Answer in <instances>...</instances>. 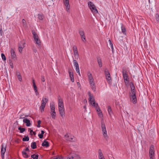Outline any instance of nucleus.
<instances>
[{
    "instance_id": "nucleus-54",
    "label": "nucleus",
    "mask_w": 159,
    "mask_h": 159,
    "mask_svg": "<svg viewBox=\"0 0 159 159\" xmlns=\"http://www.w3.org/2000/svg\"><path fill=\"white\" fill-rule=\"evenodd\" d=\"M108 41L109 42V44H110V45L111 47V46H113V45L112 43L111 42V40L110 39H109L108 40Z\"/></svg>"
},
{
    "instance_id": "nucleus-9",
    "label": "nucleus",
    "mask_w": 159,
    "mask_h": 159,
    "mask_svg": "<svg viewBox=\"0 0 159 159\" xmlns=\"http://www.w3.org/2000/svg\"><path fill=\"white\" fill-rule=\"evenodd\" d=\"M63 2L64 5L66 6L67 11H68L70 8L69 3V0H63Z\"/></svg>"
},
{
    "instance_id": "nucleus-4",
    "label": "nucleus",
    "mask_w": 159,
    "mask_h": 159,
    "mask_svg": "<svg viewBox=\"0 0 159 159\" xmlns=\"http://www.w3.org/2000/svg\"><path fill=\"white\" fill-rule=\"evenodd\" d=\"M88 94L89 96V102L91 104H92V103H93V105L97 108L98 107V105L97 103L96 104L95 100L94 98H93V96L91 95L90 92L88 93Z\"/></svg>"
},
{
    "instance_id": "nucleus-28",
    "label": "nucleus",
    "mask_w": 159,
    "mask_h": 159,
    "mask_svg": "<svg viewBox=\"0 0 159 159\" xmlns=\"http://www.w3.org/2000/svg\"><path fill=\"white\" fill-rule=\"evenodd\" d=\"M51 112H54L55 111V107L54 105H50Z\"/></svg>"
},
{
    "instance_id": "nucleus-30",
    "label": "nucleus",
    "mask_w": 159,
    "mask_h": 159,
    "mask_svg": "<svg viewBox=\"0 0 159 159\" xmlns=\"http://www.w3.org/2000/svg\"><path fill=\"white\" fill-rule=\"evenodd\" d=\"M35 40L36 42V43L38 45L40 46L41 45L40 41L39 38L36 39Z\"/></svg>"
},
{
    "instance_id": "nucleus-41",
    "label": "nucleus",
    "mask_w": 159,
    "mask_h": 159,
    "mask_svg": "<svg viewBox=\"0 0 159 159\" xmlns=\"http://www.w3.org/2000/svg\"><path fill=\"white\" fill-rule=\"evenodd\" d=\"M93 84H90L91 85V86L92 89H93V90H94V91H95L96 89H95V87L94 86V83H93Z\"/></svg>"
},
{
    "instance_id": "nucleus-33",
    "label": "nucleus",
    "mask_w": 159,
    "mask_h": 159,
    "mask_svg": "<svg viewBox=\"0 0 159 159\" xmlns=\"http://www.w3.org/2000/svg\"><path fill=\"white\" fill-rule=\"evenodd\" d=\"M38 18L39 20H42L44 18V16L42 14H38Z\"/></svg>"
},
{
    "instance_id": "nucleus-19",
    "label": "nucleus",
    "mask_w": 159,
    "mask_h": 159,
    "mask_svg": "<svg viewBox=\"0 0 159 159\" xmlns=\"http://www.w3.org/2000/svg\"><path fill=\"white\" fill-rule=\"evenodd\" d=\"M58 106L59 107H64L63 101L61 99H58Z\"/></svg>"
},
{
    "instance_id": "nucleus-60",
    "label": "nucleus",
    "mask_w": 159,
    "mask_h": 159,
    "mask_svg": "<svg viewBox=\"0 0 159 159\" xmlns=\"http://www.w3.org/2000/svg\"><path fill=\"white\" fill-rule=\"evenodd\" d=\"M76 67V70H78V69H79V65H77V66H75Z\"/></svg>"
},
{
    "instance_id": "nucleus-23",
    "label": "nucleus",
    "mask_w": 159,
    "mask_h": 159,
    "mask_svg": "<svg viewBox=\"0 0 159 159\" xmlns=\"http://www.w3.org/2000/svg\"><path fill=\"white\" fill-rule=\"evenodd\" d=\"M31 147L33 149H36L37 148L36 143L34 142H32L31 143Z\"/></svg>"
},
{
    "instance_id": "nucleus-16",
    "label": "nucleus",
    "mask_w": 159,
    "mask_h": 159,
    "mask_svg": "<svg viewBox=\"0 0 159 159\" xmlns=\"http://www.w3.org/2000/svg\"><path fill=\"white\" fill-rule=\"evenodd\" d=\"M23 122L26 124L27 126H29L31 125L30 120L27 118H24L23 120Z\"/></svg>"
},
{
    "instance_id": "nucleus-7",
    "label": "nucleus",
    "mask_w": 159,
    "mask_h": 159,
    "mask_svg": "<svg viewBox=\"0 0 159 159\" xmlns=\"http://www.w3.org/2000/svg\"><path fill=\"white\" fill-rule=\"evenodd\" d=\"M130 94L131 100L134 104H135L137 102V98L136 94H131V93H130Z\"/></svg>"
},
{
    "instance_id": "nucleus-42",
    "label": "nucleus",
    "mask_w": 159,
    "mask_h": 159,
    "mask_svg": "<svg viewBox=\"0 0 159 159\" xmlns=\"http://www.w3.org/2000/svg\"><path fill=\"white\" fill-rule=\"evenodd\" d=\"M32 33L33 35L34 38H36V36H38V35L34 31L32 30Z\"/></svg>"
},
{
    "instance_id": "nucleus-38",
    "label": "nucleus",
    "mask_w": 159,
    "mask_h": 159,
    "mask_svg": "<svg viewBox=\"0 0 159 159\" xmlns=\"http://www.w3.org/2000/svg\"><path fill=\"white\" fill-rule=\"evenodd\" d=\"M130 85L131 89H135L134 84L132 82H130Z\"/></svg>"
},
{
    "instance_id": "nucleus-21",
    "label": "nucleus",
    "mask_w": 159,
    "mask_h": 159,
    "mask_svg": "<svg viewBox=\"0 0 159 159\" xmlns=\"http://www.w3.org/2000/svg\"><path fill=\"white\" fill-rule=\"evenodd\" d=\"M107 111L109 114L110 116H111V115L112 114V111L111 107L110 106H108L107 107Z\"/></svg>"
},
{
    "instance_id": "nucleus-24",
    "label": "nucleus",
    "mask_w": 159,
    "mask_h": 159,
    "mask_svg": "<svg viewBox=\"0 0 159 159\" xmlns=\"http://www.w3.org/2000/svg\"><path fill=\"white\" fill-rule=\"evenodd\" d=\"M21 46H22L21 43H19L18 49L19 52L20 53H21L22 52L23 49L24 48H22V47Z\"/></svg>"
},
{
    "instance_id": "nucleus-64",
    "label": "nucleus",
    "mask_w": 159,
    "mask_h": 159,
    "mask_svg": "<svg viewBox=\"0 0 159 159\" xmlns=\"http://www.w3.org/2000/svg\"><path fill=\"white\" fill-rule=\"evenodd\" d=\"M41 134H42L43 135L44 134V133H45V132L43 130H41Z\"/></svg>"
},
{
    "instance_id": "nucleus-57",
    "label": "nucleus",
    "mask_w": 159,
    "mask_h": 159,
    "mask_svg": "<svg viewBox=\"0 0 159 159\" xmlns=\"http://www.w3.org/2000/svg\"><path fill=\"white\" fill-rule=\"evenodd\" d=\"M16 75H17V76H19V75H20V73L19 71H17L16 72Z\"/></svg>"
},
{
    "instance_id": "nucleus-11",
    "label": "nucleus",
    "mask_w": 159,
    "mask_h": 159,
    "mask_svg": "<svg viewBox=\"0 0 159 159\" xmlns=\"http://www.w3.org/2000/svg\"><path fill=\"white\" fill-rule=\"evenodd\" d=\"M33 83L34 89L36 93V95H38L39 94V93L38 91V88L36 85L35 84V80L34 79L33 80Z\"/></svg>"
},
{
    "instance_id": "nucleus-25",
    "label": "nucleus",
    "mask_w": 159,
    "mask_h": 159,
    "mask_svg": "<svg viewBox=\"0 0 159 159\" xmlns=\"http://www.w3.org/2000/svg\"><path fill=\"white\" fill-rule=\"evenodd\" d=\"M122 32L124 34H126V30L125 28L122 25L121 26Z\"/></svg>"
},
{
    "instance_id": "nucleus-22",
    "label": "nucleus",
    "mask_w": 159,
    "mask_h": 159,
    "mask_svg": "<svg viewBox=\"0 0 159 159\" xmlns=\"http://www.w3.org/2000/svg\"><path fill=\"white\" fill-rule=\"evenodd\" d=\"M123 77L125 81H128V82H129V80H128V79H129L128 76V75H127V74H123Z\"/></svg>"
},
{
    "instance_id": "nucleus-18",
    "label": "nucleus",
    "mask_w": 159,
    "mask_h": 159,
    "mask_svg": "<svg viewBox=\"0 0 159 159\" xmlns=\"http://www.w3.org/2000/svg\"><path fill=\"white\" fill-rule=\"evenodd\" d=\"M42 146L48 147L49 146V143L46 140H44L42 144Z\"/></svg>"
},
{
    "instance_id": "nucleus-59",
    "label": "nucleus",
    "mask_w": 159,
    "mask_h": 159,
    "mask_svg": "<svg viewBox=\"0 0 159 159\" xmlns=\"http://www.w3.org/2000/svg\"><path fill=\"white\" fill-rule=\"evenodd\" d=\"M97 111L98 112H100V111H101L99 107H98V108L97 109Z\"/></svg>"
},
{
    "instance_id": "nucleus-12",
    "label": "nucleus",
    "mask_w": 159,
    "mask_h": 159,
    "mask_svg": "<svg viewBox=\"0 0 159 159\" xmlns=\"http://www.w3.org/2000/svg\"><path fill=\"white\" fill-rule=\"evenodd\" d=\"M11 54L12 58L14 60H16L17 58L16 55L15 54V52L13 49L12 48L11 49Z\"/></svg>"
},
{
    "instance_id": "nucleus-49",
    "label": "nucleus",
    "mask_w": 159,
    "mask_h": 159,
    "mask_svg": "<svg viewBox=\"0 0 159 159\" xmlns=\"http://www.w3.org/2000/svg\"><path fill=\"white\" fill-rule=\"evenodd\" d=\"M21 43V44H22V48H24L25 47V42H24V41H22V42H20V43Z\"/></svg>"
},
{
    "instance_id": "nucleus-51",
    "label": "nucleus",
    "mask_w": 159,
    "mask_h": 159,
    "mask_svg": "<svg viewBox=\"0 0 159 159\" xmlns=\"http://www.w3.org/2000/svg\"><path fill=\"white\" fill-rule=\"evenodd\" d=\"M73 62H74V65L75 66H77V65H78V64L76 60H74Z\"/></svg>"
},
{
    "instance_id": "nucleus-55",
    "label": "nucleus",
    "mask_w": 159,
    "mask_h": 159,
    "mask_svg": "<svg viewBox=\"0 0 159 159\" xmlns=\"http://www.w3.org/2000/svg\"><path fill=\"white\" fill-rule=\"evenodd\" d=\"M3 33V31L2 29L0 28V34L1 36H2Z\"/></svg>"
},
{
    "instance_id": "nucleus-44",
    "label": "nucleus",
    "mask_w": 159,
    "mask_h": 159,
    "mask_svg": "<svg viewBox=\"0 0 159 159\" xmlns=\"http://www.w3.org/2000/svg\"><path fill=\"white\" fill-rule=\"evenodd\" d=\"M79 33L80 36L83 35L84 34V32L83 30H79Z\"/></svg>"
},
{
    "instance_id": "nucleus-40",
    "label": "nucleus",
    "mask_w": 159,
    "mask_h": 159,
    "mask_svg": "<svg viewBox=\"0 0 159 159\" xmlns=\"http://www.w3.org/2000/svg\"><path fill=\"white\" fill-rule=\"evenodd\" d=\"M1 57H2V59L4 61H6V57H5V55L3 53H2L1 54Z\"/></svg>"
},
{
    "instance_id": "nucleus-8",
    "label": "nucleus",
    "mask_w": 159,
    "mask_h": 159,
    "mask_svg": "<svg viewBox=\"0 0 159 159\" xmlns=\"http://www.w3.org/2000/svg\"><path fill=\"white\" fill-rule=\"evenodd\" d=\"M6 146H4V145H2V148L1 150V156L2 159H3L4 158V154L6 152Z\"/></svg>"
},
{
    "instance_id": "nucleus-53",
    "label": "nucleus",
    "mask_w": 159,
    "mask_h": 159,
    "mask_svg": "<svg viewBox=\"0 0 159 159\" xmlns=\"http://www.w3.org/2000/svg\"><path fill=\"white\" fill-rule=\"evenodd\" d=\"M73 51L77 50V47L76 46L74 45L73 47Z\"/></svg>"
},
{
    "instance_id": "nucleus-58",
    "label": "nucleus",
    "mask_w": 159,
    "mask_h": 159,
    "mask_svg": "<svg viewBox=\"0 0 159 159\" xmlns=\"http://www.w3.org/2000/svg\"><path fill=\"white\" fill-rule=\"evenodd\" d=\"M76 70V71H77V73L79 74V75L80 76V70H79V68L78 69V70Z\"/></svg>"
},
{
    "instance_id": "nucleus-27",
    "label": "nucleus",
    "mask_w": 159,
    "mask_h": 159,
    "mask_svg": "<svg viewBox=\"0 0 159 159\" xmlns=\"http://www.w3.org/2000/svg\"><path fill=\"white\" fill-rule=\"evenodd\" d=\"M18 130H19L20 131V133H23L25 130V128H22L21 126L19 127H18Z\"/></svg>"
},
{
    "instance_id": "nucleus-1",
    "label": "nucleus",
    "mask_w": 159,
    "mask_h": 159,
    "mask_svg": "<svg viewBox=\"0 0 159 159\" xmlns=\"http://www.w3.org/2000/svg\"><path fill=\"white\" fill-rule=\"evenodd\" d=\"M101 127L102 129L103 135L104 137L107 139L108 138L107 134V131L106 130L105 124L104 121L102 120L101 122Z\"/></svg>"
},
{
    "instance_id": "nucleus-52",
    "label": "nucleus",
    "mask_w": 159,
    "mask_h": 159,
    "mask_svg": "<svg viewBox=\"0 0 159 159\" xmlns=\"http://www.w3.org/2000/svg\"><path fill=\"white\" fill-rule=\"evenodd\" d=\"M38 136H39V138L40 139H42L43 137V135L42 134H38Z\"/></svg>"
},
{
    "instance_id": "nucleus-61",
    "label": "nucleus",
    "mask_w": 159,
    "mask_h": 159,
    "mask_svg": "<svg viewBox=\"0 0 159 159\" xmlns=\"http://www.w3.org/2000/svg\"><path fill=\"white\" fill-rule=\"evenodd\" d=\"M33 132V130L32 129H31L30 132V134L31 135H32L33 134H32V133Z\"/></svg>"
},
{
    "instance_id": "nucleus-10",
    "label": "nucleus",
    "mask_w": 159,
    "mask_h": 159,
    "mask_svg": "<svg viewBox=\"0 0 159 159\" xmlns=\"http://www.w3.org/2000/svg\"><path fill=\"white\" fill-rule=\"evenodd\" d=\"M68 71L70 78V80L72 82H73L74 81V79L72 70L70 69H69Z\"/></svg>"
},
{
    "instance_id": "nucleus-5",
    "label": "nucleus",
    "mask_w": 159,
    "mask_h": 159,
    "mask_svg": "<svg viewBox=\"0 0 159 159\" xmlns=\"http://www.w3.org/2000/svg\"><path fill=\"white\" fill-rule=\"evenodd\" d=\"M48 101V100L46 98H45L42 100L41 105L40 107V109L41 110V112L44 111V109L45 107L46 104Z\"/></svg>"
},
{
    "instance_id": "nucleus-32",
    "label": "nucleus",
    "mask_w": 159,
    "mask_h": 159,
    "mask_svg": "<svg viewBox=\"0 0 159 159\" xmlns=\"http://www.w3.org/2000/svg\"><path fill=\"white\" fill-rule=\"evenodd\" d=\"M51 115L53 119H55L56 117V112L55 111L51 112Z\"/></svg>"
},
{
    "instance_id": "nucleus-14",
    "label": "nucleus",
    "mask_w": 159,
    "mask_h": 159,
    "mask_svg": "<svg viewBox=\"0 0 159 159\" xmlns=\"http://www.w3.org/2000/svg\"><path fill=\"white\" fill-rule=\"evenodd\" d=\"M64 137L65 139L70 141H71V140H72L74 138L73 136H72L70 134L68 135V134H66Z\"/></svg>"
},
{
    "instance_id": "nucleus-15",
    "label": "nucleus",
    "mask_w": 159,
    "mask_h": 159,
    "mask_svg": "<svg viewBox=\"0 0 159 159\" xmlns=\"http://www.w3.org/2000/svg\"><path fill=\"white\" fill-rule=\"evenodd\" d=\"M88 77L90 84H93L94 83V80L91 73H89V74H88Z\"/></svg>"
},
{
    "instance_id": "nucleus-29",
    "label": "nucleus",
    "mask_w": 159,
    "mask_h": 159,
    "mask_svg": "<svg viewBox=\"0 0 159 159\" xmlns=\"http://www.w3.org/2000/svg\"><path fill=\"white\" fill-rule=\"evenodd\" d=\"M29 140V138L28 136H25V137L22 139V141H28Z\"/></svg>"
},
{
    "instance_id": "nucleus-63",
    "label": "nucleus",
    "mask_w": 159,
    "mask_h": 159,
    "mask_svg": "<svg viewBox=\"0 0 159 159\" xmlns=\"http://www.w3.org/2000/svg\"><path fill=\"white\" fill-rule=\"evenodd\" d=\"M99 159H105V158L104 156H102V157H99Z\"/></svg>"
},
{
    "instance_id": "nucleus-20",
    "label": "nucleus",
    "mask_w": 159,
    "mask_h": 159,
    "mask_svg": "<svg viewBox=\"0 0 159 159\" xmlns=\"http://www.w3.org/2000/svg\"><path fill=\"white\" fill-rule=\"evenodd\" d=\"M97 60L99 66L101 67L102 66V63L101 58L99 57H97Z\"/></svg>"
},
{
    "instance_id": "nucleus-47",
    "label": "nucleus",
    "mask_w": 159,
    "mask_h": 159,
    "mask_svg": "<svg viewBox=\"0 0 159 159\" xmlns=\"http://www.w3.org/2000/svg\"><path fill=\"white\" fill-rule=\"evenodd\" d=\"M74 51V54L75 56H77L78 57V50H75V51Z\"/></svg>"
},
{
    "instance_id": "nucleus-2",
    "label": "nucleus",
    "mask_w": 159,
    "mask_h": 159,
    "mask_svg": "<svg viewBox=\"0 0 159 159\" xmlns=\"http://www.w3.org/2000/svg\"><path fill=\"white\" fill-rule=\"evenodd\" d=\"M88 5L93 13L96 14L98 13V11L95 5L92 2H88Z\"/></svg>"
},
{
    "instance_id": "nucleus-43",
    "label": "nucleus",
    "mask_w": 159,
    "mask_h": 159,
    "mask_svg": "<svg viewBox=\"0 0 159 159\" xmlns=\"http://www.w3.org/2000/svg\"><path fill=\"white\" fill-rule=\"evenodd\" d=\"M41 121L40 120H38L37 121L38 125H37V127L38 128L40 127V124L41 123Z\"/></svg>"
},
{
    "instance_id": "nucleus-45",
    "label": "nucleus",
    "mask_w": 159,
    "mask_h": 159,
    "mask_svg": "<svg viewBox=\"0 0 159 159\" xmlns=\"http://www.w3.org/2000/svg\"><path fill=\"white\" fill-rule=\"evenodd\" d=\"M156 17L157 20V22L159 21V15L158 14H156Z\"/></svg>"
},
{
    "instance_id": "nucleus-50",
    "label": "nucleus",
    "mask_w": 159,
    "mask_h": 159,
    "mask_svg": "<svg viewBox=\"0 0 159 159\" xmlns=\"http://www.w3.org/2000/svg\"><path fill=\"white\" fill-rule=\"evenodd\" d=\"M17 76L18 78V80H19L20 82L22 81V76L21 75H19V76Z\"/></svg>"
},
{
    "instance_id": "nucleus-3",
    "label": "nucleus",
    "mask_w": 159,
    "mask_h": 159,
    "mask_svg": "<svg viewBox=\"0 0 159 159\" xmlns=\"http://www.w3.org/2000/svg\"><path fill=\"white\" fill-rule=\"evenodd\" d=\"M104 73L107 81L109 84L110 82H111L112 80L110 74L107 68L105 69Z\"/></svg>"
},
{
    "instance_id": "nucleus-62",
    "label": "nucleus",
    "mask_w": 159,
    "mask_h": 159,
    "mask_svg": "<svg viewBox=\"0 0 159 159\" xmlns=\"http://www.w3.org/2000/svg\"><path fill=\"white\" fill-rule=\"evenodd\" d=\"M25 151H29V149L28 148H26L25 150Z\"/></svg>"
},
{
    "instance_id": "nucleus-34",
    "label": "nucleus",
    "mask_w": 159,
    "mask_h": 159,
    "mask_svg": "<svg viewBox=\"0 0 159 159\" xmlns=\"http://www.w3.org/2000/svg\"><path fill=\"white\" fill-rule=\"evenodd\" d=\"M80 36L83 42H85L86 41V40L85 35L84 34L83 35H81Z\"/></svg>"
},
{
    "instance_id": "nucleus-35",
    "label": "nucleus",
    "mask_w": 159,
    "mask_h": 159,
    "mask_svg": "<svg viewBox=\"0 0 159 159\" xmlns=\"http://www.w3.org/2000/svg\"><path fill=\"white\" fill-rule=\"evenodd\" d=\"M9 64L10 66H11V67L12 69L13 68V63H12V61H11V60H9Z\"/></svg>"
},
{
    "instance_id": "nucleus-46",
    "label": "nucleus",
    "mask_w": 159,
    "mask_h": 159,
    "mask_svg": "<svg viewBox=\"0 0 159 159\" xmlns=\"http://www.w3.org/2000/svg\"><path fill=\"white\" fill-rule=\"evenodd\" d=\"M131 94H135V89H131Z\"/></svg>"
},
{
    "instance_id": "nucleus-37",
    "label": "nucleus",
    "mask_w": 159,
    "mask_h": 159,
    "mask_svg": "<svg viewBox=\"0 0 159 159\" xmlns=\"http://www.w3.org/2000/svg\"><path fill=\"white\" fill-rule=\"evenodd\" d=\"M22 23L23 24V25L24 27H26L27 25V24L25 20L24 19H23L22 20Z\"/></svg>"
},
{
    "instance_id": "nucleus-17",
    "label": "nucleus",
    "mask_w": 159,
    "mask_h": 159,
    "mask_svg": "<svg viewBox=\"0 0 159 159\" xmlns=\"http://www.w3.org/2000/svg\"><path fill=\"white\" fill-rule=\"evenodd\" d=\"M71 158L72 159H80V157L79 155L76 153H74L72 154Z\"/></svg>"
},
{
    "instance_id": "nucleus-13",
    "label": "nucleus",
    "mask_w": 159,
    "mask_h": 159,
    "mask_svg": "<svg viewBox=\"0 0 159 159\" xmlns=\"http://www.w3.org/2000/svg\"><path fill=\"white\" fill-rule=\"evenodd\" d=\"M59 107V111L61 116L63 117L64 116L65 112L64 111V108L63 107Z\"/></svg>"
},
{
    "instance_id": "nucleus-36",
    "label": "nucleus",
    "mask_w": 159,
    "mask_h": 159,
    "mask_svg": "<svg viewBox=\"0 0 159 159\" xmlns=\"http://www.w3.org/2000/svg\"><path fill=\"white\" fill-rule=\"evenodd\" d=\"M122 70V73L123 74H127V71L125 67H123Z\"/></svg>"
},
{
    "instance_id": "nucleus-56",
    "label": "nucleus",
    "mask_w": 159,
    "mask_h": 159,
    "mask_svg": "<svg viewBox=\"0 0 159 159\" xmlns=\"http://www.w3.org/2000/svg\"><path fill=\"white\" fill-rule=\"evenodd\" d=\"M41 80L43 82L45 81V79L44 76H41Z\"/></svg>"
},
{
    "instance_id": "nucleus-48",
    "label": "nucleus",
    "mask_w": 159,
    "mask_h": 159,
    "mask_svg": "<svg viewBox=\"0 0 159 159\" xmlns=\"http://www.w3.org/2000/svg\"><path fill=\"white\" fill-rule=\"evenodd\" d=\"M98 115L101 118L103 117V115L101 111L98 112Z\"/></svg>"
},
{
    "instance_id": "nucleus-31",
    "label": "nucleus",
    "mask_w": 159,
    "mask_h": 159,
    "mask_svg": "<svg viewBox=\"0 0 159 159\" xmlns=\"http://www.w3.org/2000/svg\"><path fill=\"white\" fill-rule=\"evenodd\" d=\"M31 157L33 158V159H38V158L39 156L37 155H35V154L32 155L31 156Z\"/></svg>"
},
{
    "instance_id": "nucleus-26",
    "label": "nucleus",
    "mask_w": 159,
    "mask_h": 159,
    "mask_svg": "<svg viewBox=\"0 0 159 159\" xmlns=\"http://www.w3.org/2000/svg\"><path fill=\"white\" fill-rule=\"evenodd\" d=\"M22 154L24 157L26 158H28L30 156L29 155H27V153L25 151H23L22 152Z\"/></svg>"
},
{
    "instance_id": "nucleus-6",
    "label": "nucleus",
    "mask_w": 159,
    "mask_h": 159,
    "mask_svg": "<svg viewBox=\"0 0 159 159\" xmlns=\"http://www.w3.org/2000/svg\"><path fill=\"white\" fill-rule=\"evenodd\" d=\"M149 154L150 157H154V147L152 145L150 147Z\"/></svg>"
},
{
    "instance_id": "nucleus-39",
    "label": "nucleus",
    "mask_w": 159,
    "mask_h": 159,
    "mask_svg": "<svg viewBox=\"0 0 159 159\" xmlns=\"http://www.w3.org/2000/svg\"><path fill=\"white\" fill-rule=\"evenodd\" d=\"M98 153L99 154V157H101L103 156V155L101 152V150L100 149H99L98 150Z\"/></svg>"
}]
</instances>
